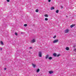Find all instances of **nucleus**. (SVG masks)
I'll use <instances>...</instances> for the list:
<instances>
[{
    "mask_svg": "<svg viewBox=\"0 0 76 76\" xmlns=\"http://www.w3.org/2000/svg\"><path fill=\"white\" fill-rule=\"evenodd\" d=\"M5 32L4 33V35L6 37H8V35H9V34H8V32H7L6 31V30L4 31Z\"/></svg>",
    "mask_w": 76,
    "mask_h": 76,
    "instance_id": "1",
    "label": "nucleus"
},
{
    "mask_svg": "<svg viewBox=\"0 0 76 76\" xmlns=\"http://www.w3.org/2000/svg\"><path fill=\"white\" fill-rule=\"evenodd\" d=\"M39 57H42V52L39 51Z\"/></svg>",
    "mask_w": 76,
    "mask_h": 76,
    "instance_id": "2",
    "label": "nucleus"
},
{
    "mask_svg": "<svg viewBox=\"0 0 76 76\" xmlns=\"http://www.w3.org/2000/svg\"><path fill=\"white\" fill-rule=\"evenodd\" d=\"M58 42V40L55 39L53 41V43H57V42Z\"/></svg>",
    "mask_w": 76,
    "mask_h": 76,
    "instance_id": "3",
    "label": "nucleus"
},
{
    "mask_svg": "<svg viewBox=\"0 0 76 76\" xmlns=\"http://www.w3.org/2000/svg\"><path fill=\"white\" fill-rule=\"evenodd\" d=\"M69 29H66V30H65L64 32L65 33H67V32H69Z\"/></svg>",
    "mask_w": 76,
    "mask_h": 76,
    "instance_id": "4",
    "label": "nucleus"
},
{
    "mask_svg": "<svg viewBox=\"0 0 76 76\" xmlns=\"http://www.w3.org/2000/svg\"><path fill=\"white\" fill-rule=\"evenodd\" d=\"M35 42V39H33L31 41V42L33 43Z\"/></svg>",
    "mask_w": 76,
    "mask_h": 76,
    "instance_id": "5",
    "label": "nucleus"
},
{
    "mask_svg": "<svg viewBox=\"0 0 76 76\" xmlns=\"http://www.w3.org/2000/svg\"><path fill=\"white\" fill-rule=\"evenodd\" d=\"M39 71H40V70H39V69H37V73H38V72H39Z\"/></svg>",
    "mask_w": 76,
    "mask_h": 76,
    "instance_id": "6",
    "label": "nucleus"
},
{
    "mask_svg": "<svg viewBox=\"0 0 76 76\" xmlns=\"http://www.w3.org/2000/svg\"><path fill=\"white\" fill-rule=\"evenodd\" d=\"M49 73H50V74H52V73H53V71H49Z\"/></svg>",
    "mask_w": 76,
    "mask_h": 76,
    "instance_id": "7",
    "label": "nucleus"
},
{
    "mask_svg": "<svg viewBox=\"0 0 76 76\" xmlns=\"http://www.w3.org/2000/svg\"><path fill=\"white\" fill-rule=\"evenodd\" d=\"M50 9L51 10H53V9H54V7H51Z\"/></svg>",
    "mask_w": 76,
    "mask_h": 76,
    "instance_id": "8",
    "label": "nucleus"
},
{
    "mask_svg": "<svg viewBox=\"0 0 76 76\" xmlns=\"http://www.w3.org/2000/svg\"><path fill=\"white\" fill-rule=\"evenodd\" d=\"M0 43L1 45H4V44L3 43V42H2V41H1Z\"/></svg>",
    "mask_w": 76,
    "mask_h": 76,
    "instance_id": "9",
    "label": "nucleus"
},
{
    "mask_svg": "<svg viewBox=\"0 0 76 76\" xmlns=\"http://www.w3.org/2000/svg\"><path fill=\"white\" fill-rule=\"evenodd\" d=\"M49 57V55H47V56H46V58L47 59V58H48Z\"/></svg>",
    "mask_w": 76,
    "mask_h": 76,
    "instance_id": "10",
    "label": "nucleus"
},
{
    "mask_svg": "<svg viewBox=\"0 0 76 76\" xmlns=\"http://www.w3.org/2000/svg\"><path fill=\"white\" fill-rule=\"evenodd\" d=\"M73 26H74V24H72V25L70 26V27L71 28H73Z\"/></svg>",
    "mask_w": 76,
    "mask_h": 76,
    "instance_id": "11",
    "label": "nucleus"
},
{
    "mask_svg": "<svg viewBox=\"0 0 76 76\" xmlns=\"http://www.w3.org/2000/svg\"><path fill=\"white\" fill-rule=\"evenodd\" d=\"M53 56L54 57H56V56H57V54L56 53H54L53 54Z\"/></svg>",
    "mask_w": 76,
    "mask_h": 76,
    "instance_id": "12",
    "label": "nucleus"
},
{
    "mask_svg": "<svg viewBox=\"0 0 76 76\" xmlns=\"http://www.w3.org/2000/svg\"><path fill=\"white\" fill-rule=\"evenodd\" d=\"M32 66L34 67H35V66H36L35 64H32Z\"/></svg>",
    "mask_w": 76,
    "mask_h": 76,
    "instance_id": "13",
    "label": "nucleus"
},
{
    "mask_svg": "<svg viewBox=\"0 0 76 76\" xmlns=\"http://www.w3.org/2000/svg\"><path fill=\"white\" fill-rule=\"evenodd\" d=\"M48 58H49V60H51V59H52L53 58H52V57H49Z\"/></svg>",
    "mask_w": 76,
    "mask_h": 76,
    "instance_id": "14",
    "label": "nucleus"
},
{
    "mask_svg": "<svg viewBox=\"0 0 76 76\" xmlns=\"http://www.w3.org/2000/svg\"><path fill=\"white\" fill-rule=\"evenodd\" d=\"M39 11V10H38V9H37L36 10V12H38Z\"/></svg>",
    "mask_w": 76,
    "mask_h": 76,
    "instance_id": "15",
    "label": "nucleus"
},
{
    "mask_svg": "<svg viewBox=\"0 0 76 76\" xmlns=\"http://www.w3.org/2000/svg\"><path fill=\"white\" fill-rule=\"evenodd\" d=\"M59 12V10H57L56 11V12L57 13H58Z\"/></svg>",
    "mask_w": 76,
    "mask_h": 76,
    "instance_id": "16",
    "label": "nucleus"
},
{
    "mask_svg": "<svg viewBox=\"0 0 76 76\" xmlns=\"http://www.w3.org/2000/svg\"><path fill=\"white\" fill-rule=\"evenodd\" d=\"M66 50H69V48L67 47H66Z\"/></svg>",
    "mask_w": 76,
    "mask_h": 76,
    "instance_id": "17",
    "label": "nucleus"
},
{
    "mask_svg": "<svg viewBox=\"0 0 76 76\" xmlns=\"http://www.w3.org/2000/svg\"><path fill=\"white\" fill-rule=\"evenodd\" d=\"M45 17H48V15H47V14H45Z\"/></svg>",
    "mask_w": 76,
    "mask_h": 76,
    "instance_id": "18",
    "label": "nucleus"
},
{
    "mask_svg": "<svg viewBox=\"0 0 76 76\" xmlns=\"http://www.w3.org/2000/svg\"><path fill=\"white\" fill-rule=\"evenodd\" d=\"M15 35H16V36H18V33H17L16 32H15Z\"/></svg>",
    "mask_w": 76,
    "mask_h": 76,
    "instance_id": "19",
    "label": "nucleus"
},
{
    "mask_svg": "<svg viewBox=\"0 0 76 76\" xmlns=\"http://www.w3.org/2000/svg\"><path fill=\"white\" fill-rule=\"evenodd\" d=\"M45 20L47 21L48 20V18H45Z\"/></svg>",
    "mask_w": 76,
    "mask_h": 76,
    "instance_id": "20",
    "label": "nucleus"
},
{
    "mask_svg": "<svg viewBox=\"0 0 76 76\" xmlns=\"http://www.w3.org/2000/svg\"><path fill=\"white\" fill-rule=\"evenodd\" d=\"M24 26H27V24H25L24 25Z\"/></svg>",
    "mask_w": 76,
    "mask_h": 76,
    "instance_id": "21",
    "label": "nucleus"
},
{
    "mask_svg": "<svg viewBox=\"0 0 76 76\" xmlns=\"http://www.w3.org/2000/svg\"><path fill=\"white\" fill-rule=\"evenodd\" d=\"M56 35H55L53 37V38H56Z\"/></svg>",
    "mask_w": 76,
    "mask_h": 76,
    "instance_id": "22",
    "label": "nucleus"
},
{
    "mask_svg": "<svg viewBox=\"0 0 76 76\" xmlns=\"http://www.w3.org/2000/svg\"><path fill=\"white\" fill-rule=\"evenodd\" d=\"M60 56V54H59L58 55H57V57H58V56Z\"/></svg>",
    "mask_w": 76,
    "mask_h": 76,
    "instance_id": "23",
    "label": "nucleus"
},
{
    "mask_svg": "<svg viewBox=\"0 0 76 76\" xmlns=\"http://www.w3.org/2000/svg\"><path fill=\"white\" fill-rule=\"evenodd\" d=\"M7 2H9V1H10V0H7Z\"/></svg>",
    "mask_w": 76,
    "mask_h": 76,
    "instance_id": "24",
    "label": "nucleus"
},
{
    "mask_svg": "<svg viewBox=\"0 0 76 76\" xmlns=\"http://www.w3.org/2000/svg\"><path fill=\"white\" fill-rule=\"evenodd\" d=\"M7 69L6 68H4V70H6Z\"/></svg>",
    "mask_w": 76,
    "mask_h": 76,
    "instance_id": "25",
    "label": "nucleus"
},
{
    "mask_svg": "<svg viewBox=\"0 0 76 76\" xmlns=\"http://www.w3.org/2000/svg\"><path fill=\"white\" fill-rule=\"evenodd\" d=\"M48 2H50L51 1V0H48Z\"/></svg>",
    "mask_w": 76,
    "mask_h": 76,
    "instance_id": "26",
    "label": "nucleus"
},
{
    "mask_svg": "<svg viewBox=\"0 0 76 76\" xmlns=\"http://www.w3.org/2000/svg\"><path fill=\"white\" fill-rule=\"evenodd\" d=\"M76 51V49H75L74 50V51Z\"/></svg>",
    "mask_w": 76,
    "mask_h": 76,
    "instance_id": "27",
    "label": "nucleus"
},
{
    "mask_svg": "<svg viewBox=\"0 0 76 76\" xmlns=\"http://www.w3.org/2000/svg\"><path fill=\"white\" fill-rule=\"evenodd\" d=\"M29 48H30V49H31V48H32V47H29Z\"/></svg>",
    "mask_w": 76,
    "mask_h": 76,
    "instance_id": "28",
    "label": "nucleus"
},
{
    "mask_svg": "<svg viewBox=\"0 0 76 76\" xmlns=\"http://www.w3.org/2000/svg\"><path fill=\"white\" fill-rule=\"evenodd\" d=\"M0 50H2V48H0Z\"/></svg>",
    "mask_w": 76,
    "mask_h": 76,
    "instance_id": "29",
    "label": "nucleus"
},
{
    "mask_svg": "<svg viewBox=\"0 0 76 76\" xmlns=\"http://www.w3.org/2000/svg\"><path fill=\"white\" fill-rule=\"evenodd\" d=\"M66 18H67V17H68L67 16H66Z\"/></svg>",
    "mask_w": 76,
    "mask_h": 76,
    "instance_id": "30",
    "label": "nucleus"
}]
</instances>
